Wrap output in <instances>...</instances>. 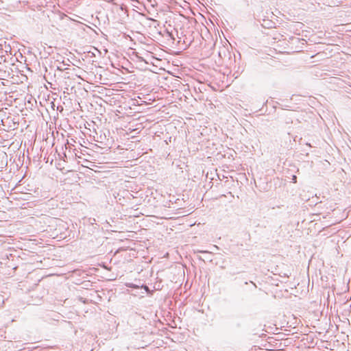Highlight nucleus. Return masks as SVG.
<instances>
[{
    "label": "nucleus",
    "mask_w": 351,
    "mask_h": 351,
    "mask_svg": "<svg viewBox=\"0 0 351 351\" xmlns=\"http://www.w3.org/2000/svg\"><path fill=\"white\" fill-rule=\"evenodd\" d=\"M292 180L293 182L295 183L297 182V177L295 176H293Z\"/></svg>",
    "instance_id": "nucleus-2"
},
{
    "label": "nucleus",
    "mask_w": 351,
    "mask_h": 351,
    "mask_svg": "<svg viewBox=\"0 0 351 351\" xmlns=\"http://www.w3.org/2000/svg\"><path fill=\"white\" fill-rule=\"evenodd\" d=\"M250 282H251L252 284H253V285H254L255 287H256V284H255L254 282H253L252 281H250Z\"/></svg>",
    "instance_id": "nucleus-4"
},
{
    "label": "nucleus",
    "mask_w": 351,
    "mask_h": 351,
    "mask_svg": "<svg viewBox=\"0 0 351 351\" xmlns=\"http://www.w3.org/2000/svg\"><path fill=\"white\" fill-rule=\"evenodd\" d=\"M199 253L204 254V253H209L208 251L206 250H199L198 251Z\"/></svg>",
    "instance_id": "nucleus-1"
},
{
    "label": "nucleus",
    "mask_w": 351,
    "mask_h": 351,
    "mask_svg": "<svg viewBox=\"0 0 351 351\" xmlns=\"http://www.w3.org/2000/svg\"><path fill=\"white\" fill-rule=\"evenodd\" d=\"M271 21H269L268 23H267V25H268V27H271Z\"/></svg>",
    "instance_id": "nucleus-3"
}]
</instances>
